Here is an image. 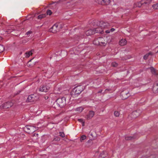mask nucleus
Wrapping results in <instances>:
<instances>
[{
    "label": "nucleus",
    "instance_id": "nucleus-1",
    "mask_svg": "<svg viewBox=\"0 0 158 158\" xmlns=\"http://www.w3.org/2000/svg\"><path fill=\"white\" fill-rule=\"evenodd\" d=\"M83 90V86L81 85L77 86L72 90L71 94L74 98L76 97Z\"/></svg>",
    "mask_w": 158,
    "mask_h": 158
},
{
    "label": "nucleus",
    "instance_id": "nucleus-2",
    "mask_svg": "<svg viewBox=\"0 0 158 158\" xmlns=\"http://www.w3.org/2000/svg\"><path fill=\"white\" fill-rule=\"evenodd\" d=\"M56 104L57 106L62 108L66 104V99L64 97L59 98L56 100Z\"/></svg>",
    "mask_w": 158,
    "mask_h": 158
},
{
    "label": "nucleus",
    "instance_id": "nucleus-3",
    "mask_svg": "<svg viewBox=\"0 0 158 158\" xmlns=\"http://www.w3.org/2000/svg\"><path fill=\"white\" fill-rule=\"evenodd\" d=\"M25 130L27 133L30 134L36 131L37 128L33 126H27L25 127Z\"/></svg>",
    "mask_w": 158,
    "mask_h": 158
},
{
    "label": "nucleus",
    "instance_id": "nucleus-4",
    "mask_svg": "<svg viewBox=\"0 0 158 158\" xmlns=\"http://www.w3.org/2000/svg\"><path fill=\"white\" fill-rule=\"evenodd\" d=\"M51 85L49 84L40 86L39 89V91L45 92H47L50 89Z\"/></svg>",
    "mask_w": 158,
    "mask_h": 158
},
{
    "label": "nucleus",
    "instance_id": "nucleus-5",
    "mask_svg": "<svg viewBox=\"0 0 158 158\" xmlns=\"http://www.w3.org/2000/svg\"><path fill=\"white\" fill-rule=\"evenodd\" d=\"M59 24L56 23L54 24L49 30V31L53 33H56L59 30L58 27Z\"/></svg>",
    "mask_w": 158,
    "mask_h": 158
},
{
    "label": "nucleus",
    "instance_id": "nucleus-6",
    "mask_svg": "<svg viewBox=\"0 0 158 158\" xmlns=\"http://www.w3.org/2000/svg\"><path fill=\"white\" fill-rule=\"evenodd\" d=\"M37 98L34 94H31L29 96L26 100L27 102H32L37 100Z\"/></svg>",
    "mask_w": 158,
    "mask_h": 158
},
{
    "label": "nucleus",
    "instance_id": "nucleus-7",
    "mask_svg": "<svg viewBox=\"0 0 158 158\" xmlns=\"http://www.w3.org/2000/svg\"><path fill=\"white\" fill-rule=\"evenodd\" d=\"M95 34L94 29H90L85 31V33H83L81 34V37H84L85 35L89 36Z\"/></svg>",
    "mask_w": 158,
    "mask_h": 158
},
{
    "label": "nucleus",
    "instance_id": "nucleus-8",
    "mask_svg": "<svg viewBox=\"0 0 158 158\" xmlns=\"http://www.w3.org/2000/svg\"><path fill=\"white\" fill-rule=\"evenodd\" d=\"M141 111L139 110L133 111L131 114L132 118H135L138 117L141 114Z\"/></svg>",
    "mask_w": 158,
    "mask_h": 158
},
{
    "label": "nucleus",
    "instance_id": "nucleus-9",
    "mask_svg": "<svg viewBox=\"0 0 158 158\" xmlns=\"http://www.w3.org/2000/svg\"><path fill=\"white\" fill-rule=\"evenodd\" d=\"M95 114V112L92 110L89 111L88 114L86 116L85 118L88 120L91 119Z\"/></svg>",
    "mask_w": 158,
    "mask_h": 158
},
{
    "label": "nucleus",
    "instance_id": "nucleus-10",
    "mask_svg": "<svg viewBox=\"0 0 158 158\" xmlns=\"http://www.w3.org/2000/svg\"><path fill=\"white\" fill-rule=\"evenodd\" d=\"M152 91L155 94L158 93V81H157L154 84Z\"/></svg>",
    "mask_w": 158,
    "mask_h": 158
},
{
    "label": "nucleus",
    "instance_id": "nucleus-11",
    "mask_svg": "<svg viewBox=\"0 0 158 158\" xmlns=\"http://www.w3.org/2000/svg\"><path fill=\"white\" fill-rule=\"evenodd\" d=\"M99 38V43L100 46H105L107 44V42L102 37H100Z\"/></svg>",
    "mask_w": 158,
    "mask_h": 158
},
{
    "label": "nucleus",
    "instance_id": "nucleus-12",
    "mask_svg": "<svg viewBox=\"0 0 158 158\" xmlns=\"http://www.w3.org/2000/svg\"><path fill=\"white\" fill-rule=\"evenodd\" d=\"M13 105L12 103L11 102H7L4 103L2 105V107L4 108H8L11 107Z\"/></svg>",
    "mask_w": 158,
    "mask_h": 158
},
{
    "label": "nucleus",
    "instance_id": "nucleus-13",
    "mask_svg": "<svg viewBox=\"0 0 158 158\" xmlns=\"http://www.w3.org/2000/svg\"><path fill=\"white\" fill-rule=\"evenodd\" d=\"M108 25H109V24L108 23H105L103 21H101L100 22V26L102 29L106 28L107 27V26H108Z\"/></svg>",
    "mask_w": 158,
    "mask_h": 158
},
{
    "label": "nucleus",
    "instance_id": "nucleus-14",
    "mask_svg": "<svg viewBox=\"0 0 158 158\" xmlns=\"http://www.w3.org/2000/svg\"><path fill=\"white\" fill-rule=\"evenodd\" d=\"M94 31L95 33H101L103 31L102 28L99 26V27L94 29Z\"/></svg>",
    "mask_w": 158,
    "mask_h": 158
},
{
    "label": "nucleus",
    "instance_id": "nucleus-15",
    "mask_svg": "<svg viewBox=\"0 0 158 158\" xmlns=\"http://www.w3.org/2000/svg\"><path fill=\"white\" fill-rule=\"evenodd\" d=\"M127 44V41L125 39H122L120 40L119 42V45L121 46H123Z\"/></svg>",
    "mask_w": 158,
    "mask_h": 158
},
{
    "label": "nucleus",
    "instance_id": "nucleus-16",
    "mask_svg": "<svg viewBox=\"0 0 158 158\" xmlns=\"http://www.w3.org/2000/svg\"><path fill=\"white\" fill-rule=\"evenodd\" d=\"M93 44L96 45H100L99 38L95 39L93 41Z\"/></svg>",
    "mask_w": 158,
    "mask_h": 158
},
{
    "label": "nucleus",
    "instance_id": "nucleus-17",
    "mask_svg": "<svg viewBox=\"0 0 158 158\" xmlns=\"http://www.w3.org/2000/svg\"><path fill=\"white\" fill-rule=\"evenodd\" d=\"M152 1V0H142L141 2L142 4H149Z\"/></svg>",
    "mask_w": 158,
    "mask_h": 158
},
{
    "label": "nucleus",
    "instance_id": "nucleus-18",
    "mask_svg": "<svg viewBox=\"0 0 158 158\" xmlns=\"http://www.w3.org/2000/svg\"><path fill=\"white\" fill-rule=\"evenodd\" d=\"M32 54V53L31 51L26 52L25 54V56L26 57L28 58Z\"/></svg>",
    "mask_w": 158,
    "mask_h": 158
},
{
    "label": "nucleus",
    "instance_id": "nucleus-19",
    "mask_svg": "<svg viewBox=\"0 0 158 158\" xmlns=\"http://www.w3.org/2000/svg\"><path fill=\"white\" fill-rule=\"evenodd\" d=\"M46 14L40 15L38 16V19H41L46 17Z\"/></svg>",
    "mask_w": 158,
    "mask_h": 158
},
{
    "label": "nucleus",
    "instance_id": "nucleus-20",
    "mask_svg": "<svg viewBox=\"0 0 158 158\" xmlns=\"http://www.w3.org/2000/svg\"><path fill=\"white\" fill-rule=\"evenodd\" d=\"M106 154H105V152H102L99 155V157L100 158H104L106 157Z\"/></svg>",
    "mask_w": 158,
    "mask_h": 158
},
{
    "label": "nucleus",
    "instance_id": "nucleus-21",
    "mask_svg": "<svg viewBox=\"0 0 158 158\" xmlns=\"http://www.w3.org/2000/svg\"><path fill=\"white\" fill-rule=\"evenodd\" d=\"M83 110V108L82 107H78L76 109V111H78L79 113L81 112Z\"/></svg>",
    "mask_w": 158,
    "mask_h": 158
},
{
    "label": "nucleus",
    "instance_id": "nucleus-22",
    "mask_svg": "<svg viewBox=\"0 0 158 158\" xmlns=\"http://www.w3.org/2000/svg\"><path fill=\"white\" fill-rule=\"evenodd\" d=\"M114 114L115 117H118L119 116L120 114V111H115L114 112Z\"/></svg>",
    "mask_w": 158,
    "mask_h": 158
},
{
    "label": "nucleus",
    "instance_id": "nucleus-23",
    "mask_svg": "<svg viewBox=\"0 0 158 158\" xmlns=\"http://www.w3.org/2000/svg\"><path fill=\"white\" fill-rule=\"evenodd\" d=\"M103 2H102V5H108L110 3V0H103Z\"/></svg>",
    "mask_w": 158,
    "mask_h": 158
},
{
    "label": "nucleus",
    "instance_id": "nucleus-24",
    "mask_svg": "<svg viewBox=\"0 0 158 158\" xmlns=\"http://www.w3.org/2000/svg\"><path fill=\"white\" fill-rule=\"evenodd\" d=\"M86 138V136L85 135H82L80 138V141L82 142L83 140L85 139Z\"/></svg>",
    "mask_w": 158,
    "mask_h": 158
},
{
    "label": "nucleus",
    "instance_id": "nucleus-25",
    "mask_svg": "<svg viewBox=\"0 0 158 158\" xmlns=\"http://www.w3.org/2000/svg\"><path fill=\"white\" fill-rule=\"evenodd\" d=\"M150 69L152 73L154 75V74L156 73V71L155 69L153 67H151Z\"/></svg>",
    "mask_w": 158,
    "mask_h": 158
},
{
    "label": "nucleus",
    "instance_id": "nucleus-26",
    "mask_svg": "<svg viewBox=\"0 0 158 158\" xmlns=\"http://www.w3.org/2000/svg\"><path fill=\"white\" fill-rule=\"evenodd\" d=\"M103 0H95V1L98 4L102 5V2H103Z\"/></svg>",
    "mask_w": 158,
    "mask_h": 158
},
{
    "label": "nucleus",
    "instance_id": "nucleus-27",
    "mask_svg": "<svg viewBox=\"0 0 158 158\" xmlns=\"http://www.w3.org/2000/svg\"><path fill=\"white\" fill-rule=\"evenodd\" d=\"M152 7L155 9H158V4H155L152 5Z\"/></svg>",
    "mask_w": 158,
    "mask_h": 158
},
{
    "label": "nucleus",
    "instance_id": "nucleus-28",
    "mask_svg": "<svg viewBox=\"0 0 158 158\" xmlns=\"http://www.w3.org/2000/svg\"><path fill=\"white\" fill-rule=\"evenodd\" d=\"M150 54V53H148V54H146L144 56H143V59H144V60H147Z\"/></svg>",
    "mask_w": 158,
    "mask_h": 158
},
{
    "label": "nucleus",
    "instance_id": "nucleus-29",
    "mask_svg": "<svg viewBox=\"0 0 158 158\" xmlns=\"http://www.w3.org/2000/svg\"><path fill=\"white\" fill-rule=\"evenodd\" d=\"M4 50V48L3 46L2 45H0V52H2Z\"/></svg>",
    "mask_w": 158,
    "mask_h": 158
},
{
    "label": "nucleus",
    "instance_id": "nucleus-30",
    "mask_svg": "<svg viewBox=\"0 0 158 158\" xmlns=\"http://www.w3.org/2000/svg\"><path fill=\"white\" fill-rule=\"evenodd\" d=\"M46 13V15H52V12L50 10H47Z\"/></svg>",
    "mask_w": 158,
    "mask_h": 158
},
{
    "label": "nucleus",
    "instance_id": "nucleus-31",
    "mask_svg": "<svg viewBox=\"0 0 158 158\" xmlns=\"http://www.w3.org/2000/svg\"><path fill=\"white\" fill-rule=\"evenodd\" d=\"M133 138V137L131 136H127L125 138V139L126 140H130L132 139Z\"/></svg>",
    "mask_w": 158,
    "mask_h": 158
},
{
    "label": "nucleus",
    "instance_id": "nucleus-32",
    "mask_svg": "<svg viewBox=\"0 0 158 158\" xmlns=\"http://www.w3.org/2000/svg\"><path fill=\"white\" fill-rule=\"evenodd\" d=\"M111 65L113 67H116L117 66L118 64L115 62H113L112 63Z\"/></svg>",
    "mask_w": 158,
    "mask_h": 158
},
{
    "label": "nucleus",
    "instance_id": "nucleus-33",
    "mask_svg": "<svg viewBox=\"0 0 158 158\" xmlns=\"http://www.w3.org/2000/svg\"><path fill=\"white\" fill-rule=\"evenodd\" d=\"M60 136L61 137L63 138L65 136V135L63 132H60Z\"/></svg>",
    "mask_w": 158,
    "mask_h": 158
},
{
    "label": "nucleus",
    "instance_id": "nucleus-34",
    "mask_svg": "<svg viewBox=\"0 0 158 158\" xmlns=\"http://www.w3.org/2000/svg\"><path fill=\"white\" fill-rule=\"evenodd\" d=\"M31 60H30L27 63V65L28 66H29V67H31L32 66L31 65Z\"/></svg>",
    "mask_w": 158,
    "mask_h": 158
},
{
    "label": "nucleus",
    "instance_id": "nucleus-35",
    "mask_svg": "<svg viewBox=\"0 0 158 158\" xmlns=\"http://www.w3.org/2000/svg\"><path fill=\"white\" fill-rule=\"evenodd\" d=\"M78 121L80 122H82L83 123V126H84V123L83 122V120L82 119H78Z\"/></svg>",
    "mask_w": 158,
    "mask_h": 158
},
{
    "label": "nucleus",
    "instance_id": "nucleus-36",
    "mask_svg": "<svg viewBox=\"0 0 158 158\" xmlns=\"http://www.w3.org/2000/svg\"><path fill=\"white\" fill-rule=\"evenodd\" d=\"M38 134L37 133H35L34 134V135H33V137H35L36 138V139L38 137Z\"/></svg>",
    "mask_w": 158,
    "mask_h": 158
},
{
    "label": "nucleus",
    "instance_id": "nucleus-37",
    "mask_svg": "<svg viewBox=\"0 0 158 158\" xmlns=\"http://www.w3.org/2000/svg\"><path fill=\"white\" fill-rule=\"evenodd\" d=\"M138 5H137V6L139 7H140L143 4L142 3V2H138Z\"/></svg>",
    "mask_w": 158,
    "mask_h": 158
},
{
    "label": "nucleus",
    "instance_id": "nucleus-38",
    "mask_svg": "<svg viewBox=\"0 0 158 158\" xmlns=\"http://www.w3.org/2000/svg\"><path fill=\"white\" fill-rule=\"evenodd\" d=\"M31 33H32V31H27L26 33V34L27 35H28V34H31Z\"/></svg>",
    "mask_w": 158,
    "mask_h": 158
},
{
    "label": "nucleus",
    "instance_id": "nucleus-39",
    "mask_svg": "<svg viewBox=\"0 0 158 158\" xmlns=\"http://www.w3.org/2000/svg\"><path fill=\"white\" fill-rule=\"evenodd\" d=\"M115 30V29H114V28H112L111 29H110V31L111 32H113Z\"/></svg>",
    "mask_w": 158,
    "mask_h": 158
},
{
    "label": "nucleus",
    "instance_id": "nucleus-40",
    "mask_svg": "<svg viewBox=\"0 0 158 158\" xmlns=\"http://www.w3.org/2000/svg\"><path fill=\"white\" fill-rule=\"evenodd\" d=\"M154 75H158V71H156V73H155Z\"/></svg>",
    "mask_w": 158,
    "mask_h": 158
},
{
    "label": "nucleus",
    "instance_id": "nucleus-41",
    "mask_svg": "<svg viewBox=\"0 0 158 158\" xmlns=\"http://www.w3.org/2000/svg\"><path fill=\"white\" fill-rule=\"evenodd\" d=\"M110 90V89H106L105 90V92L106 93H107V91H109Z\"/></svg>",
    "mask_w": 158,
    "mask_h": 158
},
{
    "label": "nucleus",
    "instance_id": "nucleus-42",
    "mask_svg": "<svg viewBox=\"0 0 158 158\" xmlns=\"http://www.w3.org/2000/svg\"><path fill=\"white\" fill-rule=\"evenodd\" d=\"M106 33H109L110 32V31L109 30H107L106 31Z\"/></svg>",
    "mask_w": 158,
    "mask_h": 158
},
{
    "label": "nucleus",
    "instance_id": "nucleus-43",
    "mask_svg": "<svg viewBox=\"0 0 158 158\" xmlns=\"http://www.w3.org/2000/svg\"><path fill=\"white\" fill-rule=\"evenodd\" d=\"M102 91V89H101L98 92V93H101Z\"/></svg>",
    "mask_w": 158,
    "mask_h": 158
},
{
    "label": "nucleus",
    "instance_id": "nucleus-44",
    "mask_svg": "<svg viewBox=\"0 0 158 158\" xmlns=\"http://www.w3.org/2000/svg\"><path fill=\"white\" fill-rule=\"evenodd\" d=\"M2 40V38L1 37H0V41Z\"/></svg>",
    "mask_w": 158,
    "mask_h": 158
},
{
    "label": "nucleus",
    "instance_id": "nucleus-45",
    "mask_svg": "<svg viewBox=\"0 0 158 158\" xmlns=\"http://www.w3.org/2000/svg\"><path fill=\"white\" fill-rule=\"evenodd\" d=\"M150 157H151V158H152V156H150Z\"/></svg>",
    "mask_w": 158,
    "mask_h": 158
},
{
    "label": "nucleus",
    "instance_id": "nucleus-46",
    "mask_svg": "<svg viewBox=\"0 0 158 158\" xmlns=\"http://www.w3.org/2000/svg\"><path fill=\"white\" fill-rule=\"evenodd\" d=\"M25 42H26L25 41V42H23V43H25Z\"/></svg>",
    "mask_w": 158,
    "mask_h": 158
},
{
    "label": "nucleus",
    "instance_id": "nucleus-47",
    "mask_svg": "<svg viewBox=\"0 0 158 158\" xmlns=\"http://www.w3.org/2000/svg\"><path fill=\"white\" fill-rule=\"evenodd\" d=\"M126 98H123V99H126Z\"/></svg>",
    "mask_w": 158,
    "mask_h": 158
}]
</instances>
